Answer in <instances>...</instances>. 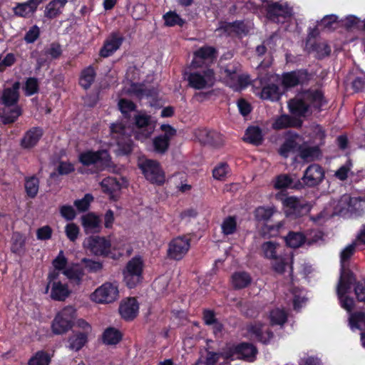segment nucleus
I'll use <instances>...</instances> for the list:
<instances>
[{"instance_id": "f257e3e1", "label": "nucleus", "mask_w": 365, "mask_h": 365, "mask_svg": "<svg viewBox=\"0 0 365 365\" xmlns=\"http://www.w3.org/2000/svg\"><path fill=\"white\" fill-rule=\"evenodd\" d=\"M52 265L54 271L49 272L48 275V284L45 292L49 293L51 299L63 302L70 297L72 291L68 283L62 282L58 279V272L66 277L72 287H79L83 281L84 269L78 263L68 264V259L63 250H61L53 260Z\"/></svg>"}, {"instance_id": "f03ea898", "label": "nucleus", "mask_w": 365, "mask_h": 365, "mask_svg": "<svg viewBox=\"0 0 365 365\" xmlns=\"http://www.w3.org/2000/svg\"><path fill=\"white\" fill-rule=\"evenodd\" d=\"M323 94L319 91H307L299 93L288 103L289 110L297 115H305L309 108H320L324 105Z\"/></svg>"}, {"instance_id": "7ed1b4c3", "label": "nucleus", "mask_w": 365, "mask_h": 365, "mask_svg": "<svg viewBox=\"0 0 365 365\" xmlns=\"http://www.w3.org/2000/svg\"><path fill=\"white\" fill-rule=\"evenodd\" d=\"M20 86V83L16 81L11 88H5L3 90L1 95L2 103L6 108L14 106L9 110H5L3 112L1 119L4 124L14 123L21 115V108L16 106L19 98V90Z\"/></svg>"}, {"instance_id": "20e7f679", "label": "nucleus", "mask_w": 365, "mask_h": 365, "mask_svg": "<svg viewBox=\"0 0 365 365\" xmlns=\"http://www.w3.org/2000/svg\"><path fill=\"white\" fill-rule=\"evenodd\" d=\"M76 310L73 306H66L55 316L51 323L52 332L56 335L66 333L73 326Z\"/></svg>"}, {"instance_id": "39448f33", "label": "nucleus", "mask_w": 365, "mask_h": 365, "mask_svg": "<svg viewBox=\"0 0 365 365\" xmlns=\"http://www.w3.org/2000/svg\"><path fill=\"white\" fill-rule=\"evenodd\" d=\"M135 128L133 130L136 140L144 142L154 133L156 121L144 112L135 115Z\"/></svg>"}, {"instance_id": "423d86ee", "label": "nucleus", "mask_w": 365, "mask_h": 365, "mask_svg": "<svg viewBox=\"0 0 365 365\" xmlns=\"http://www.w3.org/2000/svg\"><path fill=\"white\" fill-rule=\"evenodd\" d=\"M111 135L116 140L118 152L123 155L129 154L133 150V143L130 139L131 130L122 123L112 124Z\"/></svg>"}, {"instance_id": "0eeeda50", "label": "nucleus", "mask_w": 365, "mask_h": 365, "mask_svg": "<svg viewBox=\"0 0 365 365\" xmlns=\"http://www.w3.org/2000/svg\"><path fill=\"white\" fill-rule=\"evenodd\" d=\"M119 297L118 284L116 282H106L90 295V299L97 304H109Z\"/></svg>"}, {"instance_id": "6e6552de", "label": "nucleus", "mask_w": 365, "mask_h": 365, "mask_svg": "<svg viewBox=\"0 0 365 365\" xmlns=\"http://www.w3.org/2000/svg\"><path fill=\"white\" fill-rule=\"evenodd\" d=\"M138 166L145 178L150 182L161 185L165 182V173L158 161L140 158L138 160Z\"/></svg>"}, {"instance_id": "1a4fd4ad", "label": "nucleus", "mask_w": 365, "mask_h": 365, "mask_svg": "<svg viewBox=\"0 0 365 365\" xmlns=\"http://www.w3.org/2000/svg\"><path fill=\"white\" fill-rule=\"evenodd\" d=\"M79 162L85 166L96 165L101 170L110 166V157L106 150H86L78 155Z\"/></svg>"}, {"instance_id": "9d476101", "label": "nucleus", "mask_w": 365, "mask_h": 365, "mask_svg": "<svg viewBox=\"0 0 365 365\" xmlns=\"http://www.w3.org/2000/svg\"><path fill=\"white\" fill-rule=\"evenodd\" d=\"M143 261L140 257L132 258L123 270V279L129 288L135 287L142 279Z\"/></svg>"}, {"instance_id": "9b49d317", "label": "nucleus", "mask_w": 365, "mask_h": 365, "mask_svg": "<svg viewBox=\"0 0 365 365\" xmlns=\"http://www.w3.org/2000/svg\"><path fill=\"white\" fill-rule=\"evenodd\" d=\"M346 276L344 273H342L340 277L337 287V294L341 307L350 312L354 308V302L353 299L345 296V294L350 289V285L355 282V278L353 274H347V278H346Z\"/></svg>"}, {"instance_id": "f8f14e48", "label": "nucleus", "mask_w": 365, "mask_h": 365, "mask_svg": "<svg viewBox=\"0 0 365 365\" xmlns=\"http://www.w3.org/2000/svg\"><path fill=\"white\" fill-rule=\"evenodd\" d=\"M83 247L95 255L106 256L110 252L111 243L104 237L91 236L84 240Z\"/></svg>"}, {"instance_id": "ddd939ff", "label": "nucleus", "mask_w": 365, "mask_h": 365, "mask_svg": "<svg viewBox=\"0 0 365 365\" xmlns=\"http://www.w3.org/2000/svg\"><path fill=\"white\" fill-rule=\"evenodd\" d=\"M189 84L195 89L212 87L215 81V73L211 69L191 73L188 76Z\"/></svg>"}, {"instance_id": "4468645a", "label": "nucleus", "mask_w": 365, "mask_h": 365, "mask_svg": "<svg viewBox=\"0 0 365 365\" xmlns=\"http://www.w3.org/2000/svg\"><path fill=\"white\" fill-rule=\"evenodd\" d=\"M190 248V240L187 237H178L172 240L168 249L170 259L180 260L182 259Z\"/></svg>"}, {"instance_id": "2eb2a0df", "label": "nucleus", "mask_w": 365, "mask_h": 365, "mask_svg": "<svg viewBox=\"0 0 365 365\" xmlns=\"http://www.w3.org/2000/svg\"><path fill=\"white\" fill-rule=\"evenodd\" d=\"M281 200L287 215L298 217L307 213L310 210L309 204L295 197H287Z\"/></svg>"}, {"instance_id": "dca6fc26", "label": "nucleus", "mask_w": 365, "mask_h": 365, "mask_svg": "<svg viewBox=\"0 0 365 365\" xmlns=\"http://www.w3.org/2000/svg\"><path fill=\"white\" fill-rule=\"evenodd\" d=\"M138 73V70L135 68H130L127 73V78L130 80V86L128 89V92L136 96L139 98L144 97H149L155 96L157 92L153 86L150 85H145L143 83H137L133 82L135 78L130 77L131 74Z\"/></svg>"}, {"instance_id": "f3484780", "label": "nucleus", "mask_w": 365, "mask_h": 365, "mask_svg": "<svg viewBox=\"0 0 365 365\" xmlns=\"http://www.w3.org/2000/svg\"><path fill=\"white\" fill-rule=\"evenodd\" d=\"M303 138L298 134L289 132L285 136V140L279 149V153L284 158L289 157L291 154L299 151Z\"/></svg>"}, {"instance_id": "a211bd4d", "label": "nucleus", "mask_w": 365, "mask_h": 365, "mask_svg": "<svg viewBox=\"0 0 365 365\" xmlns=\"http://www.w3.org/2000/svg\"><path fill=\"white\" fill-rule=\"evenodd\" d=\"M292 14V9L287 3L282 1L272 3L268 6V17L277 23H283L284 19L289 17Z\"/></svg>"}, {"instance_id": "6ab92c4d", "label": "nucleus", "mask_w": 365, "mask_h": 365, "mask_svg": "<svg viewBox=\"0 0 365 365\" xmlns=\"http://www.w3.org/2000/svg\"><path fill=\"white\" fill-rule=\"evenodd\" d=\"M324 178L323 168L317 164H312L306 169L302 180L304 185L312 187L319 184Z\"/></svg>"}, {"instance_id": "aec40b11", "label": "nucleus", "mask_w": 365, "mask_h": 365, "mask_svg": "<svg viewBox=\"0 0 365 365\" xmlns=\"http://www.w3.org/2000/svg\"><path fill=\"white\" fill-rule=\"evenodd\" d=\"M257 354L255 347L250 344L242 343L230 349L229 355L226 358L230 359H243L248 361H252Z\"/></svg>"}, {"instance_id": "412c9836", "label": "nucleus", "mask_w": 365, "mask_h": 365, "mask_svg": "<svg viewBox=\"0 0 365 365\" xmlns=\"http://www.w3.org/2000/svg\"><path fill=\"white\" fill-rule=\"evenodd\" d=\"M89 335L81 333L80 331H73L67 337L65 346L69 351L78 352L88 343Z\"/></svg>"}, {"instance_id": "4be33fe9", "label": "nucleus", "mask_w": 365, "mask_h": 365, "mask_svg": "<svg viewBox=\"0 0 365 365\" xmlns=\"http://www.w3.org/2000/svg\"><path fill=\"white\" fill-rule=\"evenodd\" d=\"M139 311V304L137 300L133 298H127L120 302L119 312L121 317L127 321L135 319Z\"/></svg>"}, {"instance_id": "5701e85b", "label": "nucleus", "mask_w": 365, "mask_h": 365, "mask_svg": "<svg viewBox=\"0 0 365 365\" xmlns=\"http://www.w3.org/2000/svg\"><path fill=\"white\" fill-rule=\"evenodd\" d=\"M215 58V49L210 46H204L195 52L192 65L195 68L200 67L212 62Z\"/></svg>"}, {"instance_id": "b1692460", "label": "nucleus", "mask_w": 365, "mask_h": 365, "mask_svg": "<svg viewBox=\"0 0 365 365\" xmlns=\"http://www.w3.org/2000/svg\"><path fill=\"white\" fill-rule=\"evenodd\" d=\"M81 221L86 234L98 233L101 230V220L98 215L93 212L82 215Z\"/></svg>"}, {"instance_id": "393cba45", "label": "nucleus", "mask_w": 365, "mask_h": 365, "mask_svg": "<svg viewBox=\"0 0 365 365\" xmlns=\"http://www.w3.org/2000/svg\"><path fill=\"white\" fill-rule=\"evenodd\" d=\"M293 256L291 252L279 254L278 257L272 260L271 264L273 270L278 274H283L287 269L292 272Z\"/></svg>"}, {"instance_id": "a878e982", "label": "nucleus", "mask_w": 365, "mask_h": 365, "mask_svg": "<svg viewBox=\"0 0 365 365\" xmlns=\"http://www.w3.org/2000/svg\"><path fill=\"white\" fill-rule=\"evenodd\" d=\"M308 80V73L304 71L286 73L282 76V84L285 88H291L302 84Z\"/></svg>"}, {"instance_id": "bb28decb", "label": "nucleus", "mask_w": 365, "mask_h": 365, "mask_svg": "<svg viewBox=\"0 0 365 365\" xmlns=\"http://www.w3.org/2000/svg\"><path fill=\"white\" fill-rule=\"evenodd\" d=\"M251 336L263 343H267L272 337V333L269 331L266 324L256 322L248 327Z\"/></svg>"}, {"instance_id": "cd10ccee", "label": "nucleus", "mask_w": 365, "mask_h": 365, "mask_svg": "<svg viewBox=\"0 0 365 365\" xmlns=\"http://www.w3.org/2000/svg\"><path fill=\"white\" fill-rule=\"evenodd\" d=\"M103 192L108 194L110 199L115 200L122 188V182L113 177H108L101 182Z\"/></svg>"}, {"instance_id": "c85d7f7f", "label": "nucleus", "mask_w": 365, "mask_h": 365, "mask_svg": "<svg viewBox=\"0 0 365 365\" xmlns=\"http://www.w3.org/2000/svg\"><path fill=\"white\" fill-rule=\"evenodd\" d=\"M123 42V38L117 34H112L105 41L101 49L100 55L102 57H108L116 51Z\"/></svg>"}, {"instance_id": "c756f323", "label": "nucleus", "mask_w": 365, "mask_h": 365, "mask_svg": "<svg viewBox=\"0 0 365 365\" xmlns=\"http://www.w3.org/2000/svg\"><path fill=\"white\" fill-rule=\"evenodd\" d=\"M41 3V0H29L25 3L18 4L13 10L16 16L29 17L35 12Z\"/></svg>"}, {"instance_id": "7c9ffc66", "label": "nucleus", "mask_w": 365, "mask_h": 365, "mask_svg": "<svg viewBox=\"0 0 365 365\" xmlns=\"http://www.w3.org/2000/svg\"><path fill=\"white\" fill-rule=\"evenodd\" d=\"M360 202V200L356 197H351L348 195H344L338 201L334 214L340 213L344 210L352 211L357 208L356 205Z\"/></svg>"}, {"instance_id": "2f4dec72", "label": "nucleus", "mask_w": 365, "mask_h": 365, "mask_svg": "<svg viewBox=\"0 0 365 365\" xmlns=\"http://www.w3.org/2000/svg\"><path fill=\"white\" fill-rule=\"evenodd\" d=\"M299 155L303 160L311 162L319 159L321 156V152L317 146H309L303 141L299 151Z\"/></svg>"}, {"instance_id": "473e14b6", "label": "nucleus", "mask_w": 365, "mask_h": 365, "mask_svg": "<svg viewBox=\"0 0 365 365\" xmlns=\"http://www.w3.org/2000/svg\"><path fill=\"white\" fill-rule=\"evenodd\" d=\"M359 245L355 240L352 242L351 244L346 246L340 254V261H341V276L342 275V273H344L346 275L347 274H353L352 273L346 271V267L347 265V262L350 259V258L352 257V255L355 252L356 247ZM346 278H347V276H346Z\"/></svg>"}, {"instance_id": "72a5a7b5", "label": "nucleus", "mask_w": 365, "mask_h": 365, "mask_svg": "<svg viewBox=\"0 0 365 365\" xmlns=\"http://www.w3.org/2000/svg\"><path fill=\"white\" fill-rule=\"evenodd\" d=\"M43 135V131L39 128H32L28 130L21 140V145L25 148L34 147Z\"/></svg>"}, {"instance_id": "f704fd0d", "label": "nucleus", "mask_w": 365, "mask_h": 365, "mask_svg": "<svg viewBox=\"0 0 365 365\" xmlns=\"http://www.w3.org/2000/svg\"><path fill=\"white\" fill-rule=\"evenodd\" d=\"M281 93L279 87L271 83L264 86L258 95L263 100L275 101L279 99Z\"/></svg>"}, {"instance_id": "c9c22d12", "label": "nucleus", "mask_w": 365, "mask_h": 365, "mask_svg": "<svg viewBox=\"0 0 365 365\" xmlns=\"http://www.w3.org/2000/svg\"><path fill=\"white\" fill-rule=\"evenodd\" d=\"M252 282L250 275L246 272H235L231 277V283L235 289H240L247 287Z\"/></svg>"}, {"instance_id": "e433bc0d", "label": "nucleus", "mask_w": 365, "mask_h": 365, "mask_svg": "<svg viewBox=\"0 0 365 365\" xmlns=\"http://www.w3.org/2000/svg\"><path fill=\"white\" fill-rule=\"evenodd\" d=\"M302 121L298 119L292 118L287 115H282L277 118L272 124L274 129L280 130L289 127H299Z\"/></svg>"}, {"instance_id": "4c0bfd02", "label": "nucleus", "mask_w": 365, "mask_h": 365, "mask_svg": "<svg viewBox=\"0 0 365 365\" xmlns=\"http://www.w3.org/2000/svg\"><path fill=\"white\" fill-rule=\"evenodd\" d=\"M26 237L24 235L14 232L11 237V252L19 255H23L26 250Z\"/></svg>"}, {"instance_id": "58836bf2", "label": "nucleus", "mask_w": 365, "mask_h": 365, "mask_svg": "<svg viewBox=\"0 0 365 365\" xmlns=\"http://www.w3.org/2000/svg\"><path fill=\"white\" fill-rule=\"evenodd\" d=\"M67 0H53L48 3L45 9V16L52 19L62 12Z\"/></svg>"}, {"instance_id": "ea45409f", "label": "nucleus", "mask_w": 365, "mask_h": 365, "mask_svg": "<svg viewBox=\"0 0 365 365\" xmlns=\"http://www.w3.org/2000/svg\"><path fill=\"white\" fill-rule=\"evenodd\" d=\"M122 339L120 332L113 327L107 328L102 336L103 342L106 345H115Z\"/></svg>"}, {"instance_id": "a19ab883", "label": "nucleus", "mask_w": 365, "mask_h": 365, "mask_svg": "<svg viewBox=\"0 0 365 365\" xmlns=\"http://www.w3.org/2000/svg\"><path fill=\"white\" fill-rule=\"evenodd\" d=\"M279 250V245L274 242L268 241L262 245V251L264 257L271 260L278 257L279 254H282Z\"/></svg>"}, {"instance_id": "79ce46f5", "label": "nucleus", "mask_w": 365, "mask_h": 365, "mask_svg": "<svg viewBox=\"0 0 365 365\" xmlns=\"http://www.w3.org/2000/svg\"><path fill=\"white\" fill-rule=\"evenodd\" d=\"M244 140L254 145H259L262 143V135L258 127H250L247 129Z\"/></svg>"}, {"instance_id": "37998d69", "label": "nucleus", "mask_w": 365, "mask_h": 365, "mask_svg": "<svg viewBox=\"0 0 365 365\" xmlns=\"http://www.w3.org/2000/svg\"><path fill=\"white\" fill-rule=\"evenodd\" d=\"M96 76V73L93 67L88 66L85 68L81 75L80 84L85 89L88 88L93 83Z\"/></svg>"}, {"instance_id": "c03bdc74", "label": "nucleus", "mask_w": 365, "mask_h": 365, "mask_svg": "<svg viewBox=\"0 0 365 365\" xmlns=\"http://www.w3.org/2000/svg\"><path fill=\"white\" fill-rule=\"evenodd\" d=\"M39 188V180L35 176L26 178L25 179V190L26 194L33 198L36 196Z\"/></svg>"}, {"instance_id": "a18cd8bd", "label": "nucleus", "mask_w": 365, "mask_h": 365, "mask_svg": "<svg viewBox=\"0 0 365 365\" xmlns=\"http://www.w3.org/2000/svg\"><path fill=\"white\" fill-rule=\"evenodd\" d=\"M337 16L333 14L324 16L317 24V29L330 31L336 28L338 24Z\"/></svg>"}, {"instance_id": "49530a36", "label": "nucleus", "mask_w": 365, "mask_h": 365, "mask_svg": "<svg viewBox=\"0 0 365 365\" xmlns=\"http://www.w3.org/2000/svg\"><path fill=\"white\" fill-rule=\"evenodd\" d=\"M285 241L288 246L297 248L306 242V237L299 232H290L285 238Z\"/></svg>"}, {"instance_id": "de8ad7c7", "label": "nucleus", "mask_w": 365, "mask_h": 365, "mask_svg": "<svg viewBox=\"0 0 365 365\" xmlns=\"http://www.w3.org/2000/svg\"><path fill=\"white\" fill-rule=\"evenodd\" d=\"M202 133L206 135V138L202 140L204 143L210 144L213 146H220L224 143L222 136L215 131L203 130Z\"/></svg>"}, {"instance_id": "09e8293b", "label": "nucleus", "mask_w": 365, "mask_h": 365, "mask_svg": "<svg viewBox=\"0 0 365 365\" xmlns=\"http://www.w3.org/2000/svg\"><path fill=\"white\" fill-rule=\"evenodd\" d=\"M349 324L351 329H365V313L357 312L352 314L349 317Z\"/></svg>"}, {"instance_id": "8fccbe9b", "label": "nucleus", "mask_w": 365, "mask_h": 365, "mask_svg": "<svg viewBox=\"0 0 365 365\" xmlns=\"http://www.w3.org/2000/svg\"><path fill=\"white\" fill-rule=\"evenodd\" d=\"M222 232L225 235L233 234L237 230V220L235 217L225 218L221 224Z\"/></svg>"}, {"instance_id": "3c124183", "label": "nucleus", "mask_w": 365, "mask_h": 365, "mask_svg": "<svg viewBox=\"0 0 365 365\" xmlns=\"http://www.w3.org/2000/svg\"><path fill=\"white\" fill-rule=\"evenodd\" d=\"M226 355H229V353H216L208 351L205 358V364L215 365L220 358L229 359L230 358H226ZM202 364H204V362L199 359L197 361H196L195 365H202Z\"/></svg>"}, {"instance_id": "603ef678", "label": "nucleus", "mask_w": 365, "mask_h": 365, "mask_svg": "<svg viewBox=\"0 0 365 365\" xmlns=\"http://www.w3.org/2000/svg\"><path fill=\"white\" fill-rule=\"evenodd\" d=\"M50 361L51 357L48 354L39 351L29 359V365H48Z\"/></svg>"}, {"instance_id": "864d4df0", "label": "nucleus", "mask_w": 365, "mask_h": 365, "mask_svg": "<svg viewBox=\"0 0 365 365\" xmlns=\"http://www.w3.org/2000/svg\"><path fill=\"white\" fill-rule=\"evenodd\" d=\"M291 294L293 298L294 308L296 310H299L307 302L305 293L304 290L299 288H294L292 290Z\"/></svg>"}, {"instance_id": "5fc2aeb1", "label": "nucleus", "mask_w": 365, "mask_h": 365, "mask_svg": "<svg viewBox=\"0 0 365 365\" xmlns=\"http://www.w3.org/2000/svg\"><path fill=\"white\" fill-rule=\"evenodd\" d=\"M287 313L280 309H274L269 314L270 323L273 325H282L287 321Z\"/></svg>"}, {"instance_id": "6e6d98bb", "label": "nucleus", "mask_w": 365, "mask_h": 365, "mask_svg": "<svg viewBox=\"0 0 365 365\" xmlns=\"http://www.w3.org/2000/svg\"><path fill=\"white\" fill-rule=\"evenodd\" d=\"M276 212L274 207H259L255 211V216L257 220H268Z\"/></svg>"}, {"instance_id": "4d7b16f0", "label": "nucleus", "mask_w": 365, "mask_h": 365, "mask_svg": "<svg viewBox=\"0 0 365 365\" xmlns=\"http://www.w3.org/2000/svg\"><path fill=\"white\" fill-rule=\"evenodd\" d=\"M229 174L230 168L225 163H220L212 170L213 178L218 180H225Z\"/></svg>"}, {"instance_id": "13d9d810", "label": "nucleus", "mask_w": 365, "mask_h": 365, "mask_svg": "<svg viewBox=\"0 0 365 365\" xmlns=\"http://www.w3.org/2000/svg\"><path fill=\"white\" fill-rule=\"evenodd\" d=\"M169 145L170 142L160 135L153 139V150L158 153H165L168 150Z\"/></svg>"}, {"instance_id": "bf43d9fd", "label": "nucleus", "mask_w": 365, "mask_h": 365, "mask_svg": "<svg viewBox=\"0 0 365 365\" xmlns=\"http://www.w3.org/2000/svg\"><path fill=\"white\" fill-rule=\"evenodd\" d=\"M165 24L168 26H174L175 25L182 26L184 21L174 11H168L164 16Z\"/></svg>"}, {"instance_id": "052dcab7", "label": "nucleus", "mask_w": 365, "mask_h": 365, "mask_svg": "<svg viewBox=\"0 0 365 365\" xmlns=\"http://www.w3.org/2000/svg\"><path fill=\"white\" fill-rule=\"evenodd\" d=\"M225 72L226 73L227 76L230 77L231 80L236 79L237 81V85L232 83H230V86L233 88L234 90L240 91L245 86V84L247 83L246 79L237 75L235 71L231 72L230 70L225 69Z\"/></svg>"}, {"instance_id": "680f3d73", "label": "nucleus", "mask_w": 365, "mask_h": 365, "mask_svg": "<svg viewBox=\"0 0 365 365\" xmlns=\"http://www.w3.org/2000/svg\"><path fill=\"white\" fill-rule=\"evenodd\" d=\"M24 90L27 96L36 93L38 91V82L36 78H29L24 84Z\"/></svg>"}, {"instance_id": "e2e57ef3", "label": "nucleus", "mask_w": 365, "mask_h": 365, "mask_svg": "<svg viewBox=\"0 0 365 365\" xmlns=\"http://www.w3.org/2000/svg\"><path fill=\"white\" fill-rule=\"evenodd\" d=\"M65 233L70 241L75 242L80 234V229L75 223L70 222L65 227Z\"/></svg>"}, {"instance_id": "0e129e2a", "label": "nucleus", "mask_w": 365, "mask_h": 365, "mask_svg": "<svg viewBox=\"0 0 365 365\" xmlns=\"http://www.w3.org/2000/svg\"><path fill=\"white\" fill-rule=\"evenodd\" d=\"M93 200V197L91 194H86L80 200L74 202V205L80 212H84L89 208L90 204Z\"/></svg>"}, {"instance_id": "69168bd1", "label": "nucleus", "mask_w": 365, "mask_h": 365, "mask_svg": "<svg viewBox=\"0 0 365 365\" xmlns=\"http://www.w3.org/2000/svg\"><path fill=\"white\" fill-rule=\"evenodd\" d=\"M351 167L352 164L350 162L346 163L335 172L334 176L340 180H345L351 173Z\"/></svg>"}, {"instance_id": "338daca9", "label": "nucleus", "mask_w": 365, "mask_h": 365, "mask_svg": "<svg viewBox=\"0 0 365 365\" xmlns=\"http://www.w3.org/2000/svg\"><path fill=\"white\" fill-rule=\"evenodd\" d=\"M305 237L306 243L309 245L319 243L323 240V234L319 230H312Z\"/></svg>"}, {"instance_id": "774afa93", "label": "nucleus", "mask_w": 365, "mask_h": 365, "mask_svg": "<svg viewBox=\"0 0 365 365\" xmlns=\"http://www.w3.org/2000/svg\"><path fill=\"white\" fill-rule=\"evenodd\" d=\"M16 61L15 56L7 53L4 57L0 55V72H3L7 67L11 66Z\"/></svg>"}]
</instances>
